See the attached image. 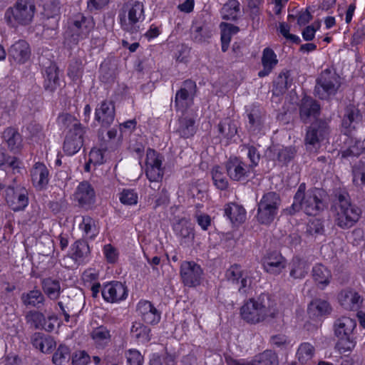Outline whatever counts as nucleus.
Segmentation results:
<instances>
[{"label": "nucleus", "instance_id": "nucleus-1", "mask_svg": "<svg viewBox=\"0 0 365 365\" xmlns=\"http://www.w3.org/2000/svg\"><path fill=\"white\" fill-rule=\"evenodd\" d=\"M324 191L317 187L307 190L306 184L301 183L294 195L293 203L286 209L289 215L303 211L307 215L315 216L324 209Z\"/></svg>", "mask_w": 365, "mask_h": 365}, {"label": "nucleus", "instance_id": "nucleus-2", "mask_svg": "<svg viewBox=\"0 0 365 365\" xmlns=\"http://www.w3.org/2000/svg\"><path fill=\"white\" fill-rule=\"evenodd\" d=\"M335 223L342 229L351 227L359 219L361 210L350 202L348 195L340 194L333 205Z\"/></svg>", "mask_w": 365, "mask_h": 365}, {"label": "nucleus", "instance_id": "nucleus-3", "mask_svg": "<svg viewBox=\"0 0 365 365\" xmlns=\"http://www.w3.org/2000/svg\"><path fill=\"white\" fill-rule=\"evenodd\" d=\"M356 327V320L349 317L342 316L334 321V335L339 339L336 344V349L341 354L349 351L355 346L356 342L352 335Z\"/></svg>", "mask_w": 365, "mask_h": 365}, {"label": "nucleus", "instance_id": "nucleus-4", "mask_svg": "<svg viewBox=\"0 0 365 365\" xmlns=\"http://www.w3.org/2000/svg\"><path fill=\"white\" fill-rule=\"evenodd\" d=\"M145 7L139 1L125 4L119 14L122 29L130 34L138 33L140 25L145 19Z\"/></svg>", "mask_w": 365, "mask_h": 365}, {"label": "nucleus", "instance_id": "nucleus-5", "mask_svg": "<svg viewBox=\"0 0 365 365\" xmlns=\"http://www.w3.org/2000/svg\"><path fill=\"white\" fill-rule=\"evenodd\" d=\"M36 7L33 0H17L6 9L4 18L11 27L29 24L34 16Z\"/></svg>", "mask_w": 365, "mask_h": 365}, {"label": "nucleus", "instance_id": "nucleus-6", "mask_svg": "<svg viewBox=\"0 0 365 365\" xmlns=\"http://www.w3.org/2000/svg\"><path fill=\"white\" fill-rule=\"evenodd\" d=\"M264 297L261 296L257 299H250L243 304L240 314L245 322L255 324L264 321L268 317H275V311L267 307Z\"/></svg>", "mask_w": 365, "mask_h": 365}, {"label": "nucleus", "instance_id": "nucleus-7", "mask_svg": "<svg viewBox=\"0 0 365 365\" xmlns=\"http://www.w3.org/2000/svg\"><path fill=\"white\" fill-rule=\"evenodd\" d=\"M340 86V76L333 69L327 68L317 78L314 94L320 99L327 100L334 96Z\"/></svg>", "mask_w": 365, "mask_h": 365}, {"label": "nucleus", "instance_id": "nucleus-8", "mask_svg": "<svg viewBox=\"0 0 365 365\" xmlns=\"http://www.w3.org/2000/svg\"><path fill=\"white\" fill-rule=\"evenodd\" d=\"M281 204L279 195L268 192L263 195L257 205V220L260 224L269 225L277 215Z\"/></svg>", "mask_w": 365, "mask_h": 365}, {"label": "nucleus", "instance_id": "nucleus-9", "mask_svg": "<svg viewBox=\"0 0 365 365\" xmlns=\"http://www.w3.org/2000/svg\"><path fill=\"white\" fill-rule=\"evenodd\" d=\"M163 160V156L155 150L151 148L147 150L145 174L150 182H158L162 180L164 175Z\"/></svg>", "mask_w": 365, "mask_h": 365}, {"label": "nucleus", "instance_id": "nucleus-10", "mask_svg": "<svg viewBox=\"0 0 365 365\" xmlns=\"http://www.w3.org/2000/svg\"><path fill=\"white\" fill-rule=\"evenodd\" d=\"M203 270L193 261H183L180 267V276L182 284L188 287H195L201 282Z\"/></svg>", "mask_w": 365, "mask_h": 365}, {"label": "nucleus", "instance_id": "nucleus-11", "mask_svg": "<svg viewBox=\"0 0 365 365\" xmlns=\"http://www.w3.org/2000/svg\"><path fill=\"white\" fill-rule=\"evenodd\" d=\"M94 26L92 17L85 16L82 14L76 15L71 26L73 42L77 43L79 41L87 38Z\"/></svg>", "mask_w": 365, "mask_h": 365}, {"label": "nucleus", "instance_id": "nucleus-12", "mask_svg": "<svg viewBox=\"0 0 365 365\" xmlns=\"http://www.w3.org/2000/svg\"><path fill=\"white\" fill-rule=\"evenodd\" d=\"M225 169L230 179L237 182L247 181L252 171L251 166L237 157L229 158Z\"/></svg>", "mask_w": 365, "mask_h": 365}, {"label": "nucleus", "instance_id": "nucleus-13", "mask_svg": "<svg viewBox=\"0 0 365 365\" xmlns=\"http://www.w3.org/2000/svg\"><path fill=\"white\" fill-rule=\"evenodd\" d=\"M85 304V299L82 294H75L73 295L63 297V299L58 302L59 306L66 322L69 321L70 314H77Z\"/></svg>", "mask_w": 365, "mask_h": 365}, {"label": "nucleus", "instance_id": "nucleus-14", "mask_svg": "<svg viewBox=\"0 0 365 365\" xmlns=\"http://www.w3.org/2000/svg\"><path fill=\"white\" fill-rule=\"evenodd\" d=\"M105 301L115 303L124 300L128 296L127 287L120 282H111L105 284L101 290Z\"/></svg>", "mask_w": 365, "mask_h": 365}, {"label": "nucleus", "instance_id": "nucleus-15", "mask_svg": "<svg viewBox=\"0 0 365 365\" xmlns=\"http://www.w3.org/2000/svg\"><path fill=\"white\" fill-rule=\"evenodd\" d=\"M296 154L294 147L273 146L268 149L267 156L275 165L283 166L289 163Z\"/></svg>", "mask_w": 365, "mask_h": 365}, {"label": "nucleus", "instance_id": "nucleus-16", "mask_svg": "<svg viewBox=\"0 0 365 365\" xmlns=\"http://www.w3.org/2000/svg\"><path fill=\"white\" fill-rule=\"evenodd\" d=\"M329 133V128L327 123L319 121L312 123L308 128L305 137L307 145L315 147L324 140Z\"/></svg>", "mask_w": 365, "mask_h": 365}, {"label": "nucleus", "instance_id": "nucleus-17", "mask_svg": "<svg viewBox=\"0 0 365 365\" xmlns=\"http://www.w3.org/2000/svg\"><path fill=\"white\" fill-rule=\"evenodd\" d=\"M226 277L232 284H240L238 290L242 293L247 292L252 283L248 273L243 271L238 264H233L227 270Z\"/></svg>", "mask_w": 365, "mask_h": 365}, {"label": "nucleus", "instance_id": "nucleus-18", "mask_svg": "<svg viewBox=\"0 0 365 365\" xmlns=\"http://www.w3.org/2000/svg\"><path fill=\"white\" fill-rule=\"evenodd\" d=\"M74 198L81 207L88 209L96 201V192L88 182L83 181L78 185L74 193Z\"/></svg>", "mask_w": 365, "mask_h": 365}, {"label": "nucleus", "instance_id": "nucleus-19", "mask_svg": "<svg viewBox=\"0 0 365 365\" xmlns=\"http://www.w3.org/2000/svg\"><path fill=\"white\" fill-rule=\"evenodd\" d=\"M115 118V106L110 101H103L95 110V120L103 127L110 126Z\"/></svg>", "mask_w": 365, "mask_h": 365}, {"label": "nucleus", "instance_id": "nucleus-20", "mask_svg": "<svg viewBox=\"0 0 365 365\" xmlns=\"http://www.w3.org/2000/svg\"><path fill=\"white\" fill-rule=\"evenodd\" d=\"M196 88V83L192 80L188 79L182 83V86L177 91L175 97V106L177 109H184L187 106V101L193 99Z\"/></svg>", "mask_w": 365, "mask_h": 365}, {"label": "nucleus", "instance_id": "nucleus-21", "mask_svg": "<svg viewBox=\"0 0 365 365\" xmlns=\"http://www.w3.org/2000/svg\"><path fill=\"white\" fill-rule=\"evenodd\" d=\"M136 312L146 324H156L161 318L160 312L148 300H140L137 304Z\"/></svg>", "mask_w": 365, "mask_h": 365}, {"label": "nucleus", "instance_id": "nucleus-22", "mask_svg": "<svg viewBox=\"0 0 365 365\" xmlns=\"http://www.w3.org/2000/svg\"><path fill=\"white\" fill-rule=\"evenodd\" d=\"M8 54L9 58L16 63L24 64L29 60L31 56L29 44L25 40L20 39L10 46Z\"/></svg>", "mask_w": 365, "mask_h": 365}, {"label": "nucleus", "instance_id": "nucleus-23", "mask_svg": "<svg viewBox=\"0 0 365 365\" xmlns=\"http://www.w3.org/2000/svg\"><path fill=\"white\" fill-rule=\"evenodd\" d=\"M85 128H77V131H68L63 143V150L68 155L76 154L82 147Z\"/></svg>", "mask_w": 365, "mask_h": 365}, {"label": "nucleus", "instance_id": "nucleus-24", "mask_svg": "<svg viewBox=\"0 0 365 365\" xmlns=\"http://www.w3.org/2000/svg\"><path fill=\"white\" fill-rule=\"evenodd\" d=\"M43 76V87L46 91L54 92L60 86L59 70L56 64L49 62L42 71Z\"/></svg>", "mask_w": 365, "mask_h": 365}, {"label": "nucleus", "instance_id": "nucleus-25", "mask_svg": "<svg viewBox=\"0 0 365 365\" xmlns=\"http://www.w3.org/2000/svg\"><path fill=\"white\" fill-rule=\"evenodd\" d=\"M285 260L279 253L272 252L266 256L263 261L264 270L272 274H279L285 267Z\"/></svg>", "mask_w": 365, "mask_h": 365}, {"label": "nucleus", "instance_id": "nucleus-26", "mask_svg": "<svg viewBox=\"0 0 365 365\" xmlns=\"http://www.w3.org/2000/svg\"><path fill=\"white\" fill-rule=\"evenodd\" d=\"M362 301L360 294L354 290H344L339 295L340 304L347 310H357Z\"/></svg>", "mask_w": 365, "mask_h": 365}, {"label": "nucleus", "instance_id": "nucleus-27", "mask_svg": "<svg viewBox=\"0 0 365 365\" xmlns=\"http://www.w3.org/2000/svg\"><path fill=\"white\" fill-rule=\"evenodd\" d=\"M173 230L177 236L181 238V244L192 242L194 232L192 224L185 218L179 220L173 225Z\"/></svg>", "mask_w": 365, "mask_h": 365}, {"label": "nucleus", "instance_id": "nucleus-28", "mask_svg": "<svg viewBox=\"0 0 365 365\" xmlns=\"http://www.w3.org/2000/svg\"><path fill=\"white\" fill-rule=\"evenodd\" d=\"M263 69L259 71L260 78L268 76L278 63V59L274 51L270 48H265L262 51L261 58Z\"/></svg>", "mask_w": 365, "mask_h": 365}, {"label": "nucleus", "instance_id": "nucleus-29", "mask_svg": "<svg viewBox=\"0 0 365 365\" xmlns=\"http://www.w3.org/2000/svg\"><path fill=\"white\" fill-rule=\"evenodd\" d=\"M195 120L190 116H182L178 120V128L175 133L182 138H189L196 133Z\"/></svg>", "mask_w": 365, "mask_h": 365}, {"label": "nucleus", "instance_id": "nucleus-30", "mask_svg": "<svg viewBox=\"0 0 365 365\" xmlns=\"http://www.w3.org/2000/svg\"><path fill=\"white\" fill-rule=\"evenodd\" d=\"M31 180L33 185L38 189H43L48 182V170L41 163H36L31 171Z\"/></svg>", "mask_w": 365, "mask_h": 365}, {"label": "nucleus", "instance_id": "nucleus-31", "mask_svg": "<svg viewBox=\"0 0 365 365\" xmlns=\"http://www.w3.org/2000/svg\"><path fill=\"white\" fill-rule=\"evenodd\" d=\"M361 120L359 110L354 106H349L346 108L344 118L342 120V127L344 129V134L349 135L352 129Z\"/></svg>", "mask_w": 365, "mask_h": 365}, {"label": "nucleus", "instance_id": "nucleus-32", "mask_svg": "<svg viewBox=\"0 0 365 365\" xmlns=\"http://www.w3.org/2000/svg\"><path fill=\"white\" fill-rule=\"evenodd\" d=\"M32 345L42 353H50L56 344L53 337L40 332L34 333L31 336Z\"/></svg>", "mask_w": 365, "mask_h": 365}, {"label": "nucleus", "instance_id": "nucleus-33", "mask_svg": "<svg viewBox=\"0 0 365 365\" xmlns=\"http://www.w3.org/2000/svg\"><path fill=\"white\" fill-rule=\"evenodd\" d=\"M319 110L320 106L316 101L309 97H304L300 106V117L307 123L310 117L316 118L319 113Z\"/></svg>", "mask_w": 365, "mask_h": 365}, {"label": "nucleus", "instance_id": "nucleus-34", "mask_svg": "<svg viewBox=\"0 0 365 365\" xmlns=\"http://www.w3.org/2000/svg\"><path fill=\"white\" fill-rule=\"evenodd\" d=\"M79 229L83 232V237L93 240L99 232L98 222L90 216H83Z\"/></svg>", "mask_w": 365, "mask_h": 365}, {"label": "nucleus", "instance_id": "nucleus-35", "mask_svg": "<svg viewBox=\"0 0 365 365\" xmlns=\"http://www.w3.org/2000/svg\"><path fill=\"white\" fill-rule=\"evenodd\" d=\"M225 215L230 219L232 223H242L246 217L245 208L236 203H230L225 206Z\"/></svg>", "mask_w": 365, "mask_h": 365}, {"label": "nucleus", "instance_id": "nucleus-36", "mask_svg": "<svg viewBox=\"0 0 365 365\" xmlns=\"http://www.w3.org/2000/svg\"><path fill=\"white\" fill-rule=\"evenodd\" d=\"M89 253V246L86 241L77 240L71 247V258L78 264L83 263Z\"/></svg>", "mask_w": 365, "mask_h": 365}, {"label": "nucleus", "instance_id": "nucleus-37", "mask_svg": "<svg viewBox=\"0 0 365 365\" xmlns=\"http://www.w3.org/2000/svg\"><path fill=\"white\" fill-rule=\"evenodd\" d=\"M91 337L98 347L104 348L110 341V330L104 326H99L93 329Z\"/></svg>", "mask_w": 365, "mask_h": 365}, {"label": "nucleus", "instance_id": "nucleus-38", "mask_svg": "<svg viewBox=\"0 0 365 365\" xmlns=\"http://www.w3.org/2000/svg\"><path fill=\"white\" fill-rule=\"evenodd\" d=\"M150 329L140 322H134L130 328L131 336L141 343H147L150 339Z\"/></svg>", "mask_w": 365, "mask_h": 365}, {"label": "nucleus", "instance_id": "nucleus-39", "mask_svg": "<svg viewBox=\"0 0 365 365\" xmlns=\"http://www.w3.org/2000/svg\"><path fill=\"white\" fill-rule=\"evenodd\" d=\"M289 275L294 279L304 278L308 272V264L299 258H294L289 265Z\"/></svg>", "mask_w": 365, "mask_h": 365}, {"label": "nucleus", "instance_id": "nucleus-40", "mask_svg": "<svg viewBox=\"0 0 365 365\" xmlns=\"http://www.w3.org/2000/svg\"><path fill=\"white\" fill-rule=\"evenodd\" d=\"M22 303L25 306H31L39 308L43 304L44 296L38 289H33L23 293L21 296Z\"/></svg>", "mask_w": 365, "mask_h": 365}, {"label": "nucleus", "instance_id": "nucleus-41", "mask_svg": "<svg viewBox=\"0 0 365 365\" xmlns=\"http://www.w3.org/2000/svg\"><path fill=\"white\" fill-rule=\"evenodd\" d=\"M250 129L259 130L263 125L264 113L259 107L253 106L247 113Z\"/></svg>", "mask_w": 365, "mask_h": 365}, {"label": "nucleus", "instance_id": "nucleus-42", "mask_svg": "<svg viewBox=\"0 0 365 365\" xmlns=\"http://www.w3.org/2000/svg\"><path fill=\"white\" fill-rule=\"evenodd\" d=\"M312 277L316 282L324 287L329 284L331 274L325 266L317 264L312 268Z\"/></svg>", "mask_w": 365, "mask_h": 365}, {"label": "nucleus", "instance_id": "nucleus-43", "mask_svg": "<svg viewBox=\"0 0 365 365\" xmlns=\"http://www.w3.org/2000/svg\"><path fill=\"white\" fill-rule=\"evenodd\" d=\"M29 205V197L27 191L21 188L17 194L9 200L8 205L14 212H19L24 210Z\"/></svg>", "mask_w": 365, "mask_h": 365}, {"label": "nucleus", "instance_id": "nucleus-44", "mask_svg": "<svg viewBox=\"0 0 365 365\" xmlns=\"http://www.w3.org/2000/svg\"><path fill=\"white\" fill-rule=\"evenodd\" d=\"M42 287L45 294L53 300L57 299L61 293L60 282L51 278H46L42 281Z\"/></svg>", "mask_w": 365, "mask_h": 365}, {"label": "nucleus", "instance_id": "nucleus-45", "mask_svg": "<svg viewBox=\"0 0 365 365\" xmlns=\"http://www.w3.org/2000/svg\"><path fill=\"white\" fill-rule=\"evenodd\" d=\"M3 136L11 151L16 152L19 150L21 145V137L14 128H6Z\"/></svg>", "mask_w": 365, "mask_h": 365}, {"label": "nucleus", "instance_id": "nucleus-46", "mask_svg": "<svg viewBox=\"0 0 365 365\" xmlns=\"http://www.w3.org/2000/svg\"><path fill=\"white\" fill-rule=\"evenodd\" d=\"M58 125L63 129H68V131H77V128H84L78 120L69 113H63L57 118Z\"/></svg>", "mask_w": 365, "mask_h": 365}, {"label": "nucleus", "instance_id": "nucleus-47", "mask_svg": "<svg viewBox=\"0 0 365 365\" xmlns=\"http://www.w3.org/2000/svg\"><path fill=\"white\" fill-rule=\"evenodd\" d=\"M240 11V4L237 0H229L223 5L220 14L223 19L234 21Z\"/></svg>", "mask_w": 365, "mask_h": 365}, {"label": "nucleus", "instance_id": "nucleus-48", "mask_svg": "<svg viewBox=\"0 0 365 365\" xmlns=\"http://www.w3.org/2000/svg\"><path fill=\"white\" fill-rule=\"evenodd\" d=\"M255 365H278L277 354L271 350H265L253 359Z\"/></svg>", "mask_w": 365, "mask_h": 365}, {"label": "nucleus", "instance_id": "nucleus-49", "mask_svg": "<svg viewBox=\"0 0 365 365\" xmlns=\"http://www.w3.org/2000/svg\"><path fill=\"white\" fill-rule=\"evenodd\" d=\"M25 319L28 324L36 329H41L45 324L44 314L36 310L28 312L25 315Z\"/></svg>", "mask_w": 365, "mask_h": 365}, {"label": "nucleus", "instance_id": "nucleus-50", "mask_svg": "<svg viewBox=\"0 0 365 365\" xmlns=\"http://www.w3.org/2000/svg\"><path fill=\"white\" fill-rule=\"evenodd\" d=\"M212 178L214 185L217 189L225 190L228 187V180L224 174L223 169L220 166H215L212 168Z\"/></svg>", "mask_w": 365, "mask_h": 365}, {"label": "nucleus", "instance_id": "nucleus-51", "mask_svg": "<svg viewBox=\"0 0 365 365\" xmlns=\"http://www.w3.org/2000/svg\"><path fill=\"white\" fill-rule=\"evenodd\" d=\"M218 132L227 140L232 139L237 133L236 124L231 120L220 122L217 126Z\"/></svg>", "mask_w": 365, "mask_h": 365}, {"label": "nucleus", "instance_id": "nucleus-52", "mask_svg": "<svg viewBox=\"0 0 365 365\" xmlns=\"http://www.w3.org/2000/svg\"><path fill=\"white\" fill-rule=\"evenodd\" d=\"M70 348L65 344H60L53 355L52 361L56 365H63L70 359Z\"/></svg>", "mask_w": 365, "mask_h": 365}, {"label": "nucleus", "instance_id": "nucleus-53", "mask_svg": "<svg viewBox=\"0 0 365 365\" xmlns=\"http://www.w3.org/2000/svg\"><path fill=\"white\" fill-rule=\"evenodd\" d=\"M314 346L309 343L304 342L300 344L298 348L297 355L299 361L302 364H304L312 359L314 356Z\"/></svg>", "mask_w": 365, "mask_h": 365}, {"label": "nucleus", "instance_id": "nucleus-54", "mask_svg": "<svg viewBox=\"0 0 365 365\" xmlns=\"http://www.w3.org/2000/svg\"><path fill=\"white\" fill-rule=\"evenodd\" d=\"M16 169L19 168V161L16 157L9 156L6 150L0 149V169L6 168Z\"/></svg>", "mask_w": 365, "mask_h": 365}, {"label": "nucleus", "instance_id": "nucleus-55", "mask_svg": "<svg viewBox=\"0 0 365 365\" xmlns=\"http://www.w3.org/2000/svg\"><path fill=\"white\" fill-rule=\"evenodd\" d=\"M353 182L356 185H365V163L359 162L352 169Z\"/></svg>", "mask_w": 365, "mask_h": 365}, {"label": "nucleus", "instance_id": "nucleus-56", "mask_svg": "<svg viewBox=\"0 0 365 365\" xmlns=\"http://www.w3.org/2000/svg\"><path fill=\"white\" fill-rule=\"evenodd\" d=\"M306 232L309 235L317 237L324 232L323 222L319 219H313L308 222Z\"/></svg>", "mask_w": 365, "mask_h": 365}, {"label": "nucleus", "instance_id": "nucleus-57", "mask_svg": "<svg viewBox=\"0 0 365 365\" xmlns=\"http://www.w3.org/2000/svg\"><path fill=\"white\" fill-rule=\"evenodd\" d=\"M119 199L124 205H133L138 202V195L133 190L124 189L120 193Z\"/></svg>", "mask_w": 365, "mask_h": 365}, {"label": "nucleus", "instance_id": "nucleus-58", "mask_svg": "<svg viewBox=\"0 0 365 365\" xmlns=\"http://www.w3.org/2000/svg\"><path fill=\"white\" fill-rule=\"evenodd\" d=\"M73 365H87L90 361L91 357L86 351H76L71 356Z\"/></svg>", "mask_w": 365, "mask_h": 365}, {"label": "nucleus", "instance_id": "nucleus-59", "mask_svg": "<svg viewBox=\"0 0 365 365\" xmlns=\"http://www.w3.org/2000/svg\"><path fill=\"white\" fill-rule=\"evenodd\" d=\"M126 359L128 365H143V356L136 349H129L126 352Z\"/></svg>", "mask_w": 365, "mask_h": 365}, {"label": "nucleus", "instance_id": "nucleus-60", "mask_svg": "<svg viewBox=\"0 0 365 365\" xmlns=\"http://www.w3.org/2000/svg\"><path fill=\"white\" fill-rule=\"evenodd\" d=\"M279 29L281 34L284 38L295 43H300L301 39L298 36L289 34L290 27L287 24L284 22L280 23Z\"/></svg>", "mask_w": 365, "mask_h": 365}, {"label": "nucleus", "instance_id": "nucleus-61", "mask_svg": "<svg viewBox=\"0 0 365 365\" xmlns=\"http://www.w3.org/2000/svg\"><path fill=\"white\" fill-rule=\"evenodd\" d=\"M364 150L363 143L360 140L355 142L354 145H350L346 150L343 152L344 157L347 156H358Z\"/></svg>", "mask_w": 365, "mask_h": 365}, {"label": "nucleus", "instance_id": "nucleus-62", "mask_svg": "<svg viewBox=\"0 0 365 365\" xmlns=\"http://www.w3.org/2000/svg\"><path fill=\"white\" fill-rule=\"evenodd\" d=\"M246 148L247 149V157L251 163L248 165L251 166V169L252 170L254 167L258 165L260 160V155L257 149L252 145H247Z\"/></svg>", "mask_w": 365, "mask_h": 365}, {"label": "nucleus", "instance_id": "nucleus-63", "mask_svg": "<svg viewBox=\"0 0 365 365\" xmlns=\"http://www.w3.org/2000/svg\"><path fill=\"white\" fill-rule=\"evenodd\" d=\"M310 309H315L317 312V315H324L329 312V304L324 300H316L311 304Z\"/></svg>", "mask_w": 365, "mask_h": 365}, {"label": "nucleus", "instance_id": "nucleus-64", "mask_svg": "<svg viewBox=\"0 0 365 365\" xmlns=\"http://www.w3.org/2000/svg\"><path fill=\"white\" fill-rule=\"evenodd\" d=\"M41 1L44 11L48 12V14L53 16L58 12L60 9L59 0H41Z\"/></svg>", "mask_w": 365, "mask_h": 365}]
</instances>
